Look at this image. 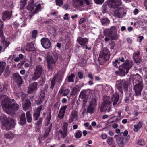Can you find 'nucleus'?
I'll return each instance as SVG.
<instances>
[{"label": "nucleus", "instance_id": "nucleus-1", "mask_svg": "<svg viewBox=\"0 0 147 147\" xmlns=\"http://www.w3.org/2000/svg\"><path fill=\"white\" fill-rule=\"evenodd\" d=\"M0 100L2 101L3 109L9 114H15L18 110L19 105L13 99H11L6 95L8 92L6 86H4L2 89L0 88Z\"/></svg>", "mask_w": 147, "mask_h": 147}, {"label": "nucleus", "instance_id": "nucleus-2", "mask_svg": "<svg viewBox=\"0 0 147 147\" xmlns=\"http://www.w3.org/2000/svg\"><path fill=\"white\" fill-rule=\"evenodd\" d=\"M103 35L105 37L104 40L106 42L110 40V38L112 40H117L119 37V35L117 34L116 27L113 26L110 29H105L103 31Z\"/></svg>", "mask_w": 147, "mask_h": 147}, {"label": "nucleus", "instance_id": "nucleus-3", "mask_svg": "<svg viewBox=\"0 0 147 147\" xmlns=\"http://www.w3.org/2000/svg\"><path fill=\"white\" fill-rule=\"evenodd\" d=\"M132 66V62L127 60L124 63L119 66L118 68L119 71H116L115 73L116 75L124 76L128 73L129 70Z\"/></svg>", "mask_w": 147, "mask_h": 147}, {"label": "nucleus", "instance_id": "nucleus-4", "mask_svg": "<svg viewBox=\"0 0 147 147\" xmlns=\"http://www.w3.org/2000/svg\"><path fill=\"white\" fill-rule=\"evenodd\" d=\"M128 133V131L125 130L123 132L114 136V138L116 139V142L119 147H123L129 140L130 136Z\"/></svg>", "mask_w": 147, "mask_h": 147}, {"label": "nucleus", "instance_id": "nucleus-5", "mask_svg": "<svg viewBox=\"0 0 147 147\" xmlns=\"http://www.w3.org/2000/svg\"><path fill=\"white\" fill-rule=\"evenodd\" d=\"M121 0H107L102 5V9L103 12L105 13L107 11V5L109 7L114 9L118 7L121 4Z\"/></svg>", "mask_w": 147, "mask_h": 147}, {"label": "nucleus", "instance_id": "nucleus-6", "mask_svg": "<svg viewBox=\"0 0 147 147\" xmlns=\"http://www.w3.org/2000/svg\"><path fill=\"white\" fill-rule=\"evenodd\" d=\"M128 85L129 83L128 81L124 80H120L116 82L115 86L120 92L122 94H123V88L125 91H127L128 89Z\"/></svg>", "mask_w": 147, "mask_h": 147}, {"label": "nucleus", "instance_id": "nucleus-7", "mask_svg": "<svg viewBox=\"0 0 147 147\" xmlns=\"http://www.w3.org/2000/svg\"><path fill=\"white\" fill-rule=\"evenodd\" d=\"M58 59V56L57 54H53V56L48 55L47 57V61L48 68L49 69H52L53 67V65L55 64Z\"/></svg>", "mask_w": 147, "mask_h": 147}, {"label": "nucleus", "instance_id": "nucleus-8", "mask_svg": "<svg viewBox=\"0 0 147 147\" xmlns=\"http://www.w3.org/2000/svg\"><path fill=\"white\" fill-rule=\"evenodd\" d=\"M110 51L107 48H104L103 50L100 51L98 60L102 61H106L108 60L110 58Z\"/></svg>", "mask_w": 147, "mask_h": 147}, {"label": "nucleus", "instance_id": "nucleus-9", "mask_svg": "<svg viewBox=\"0 0 147 147\" xmlns=\"http://www.w3.org/2000/svg\"><path fill=\"white\" fill-rule=\"evenodd\" d=\"M136 84L134 85V90L136 95L138 96L140 95L143 86L142 81L140 80L136 81Z\"/></svg>", "mask_w": 147, "mask_h": 147}, {"label": "nucleus", "instance_id": "nucleus-10", "mask_svg": "<svg viewBox=\"0 0 147 147\" xmlns=\"http://www.w3.org/2000/svg\"><path fill=\"white\" fill-rule=\"evenodd\" d=\"M4 71V75L7 77L10 74L9 67L8 65L6 66V63L3 62H0V75Z\"/></svg>", "mask_w": 147, "mask_h": 147}, {"label": "nucleus", "instance_id": "nucleus-11", "mask_svg": "<svg viewBox=\"0 0 147 147\" xmlns=\"http://www.w3.org/2000/svg\"><path fill=\"white\" fill-rule=\"evenodd\" d=\"M42 68L40 65H38L36 67L34 71L33 76L32 79L36 80L39 78L42 74Z\"/></svg>", "mask_w": 147, "mask_h": 147}, {"label": "nucleus", "instance_id": "nucleus-12", "mask_svg": "<svg viewBox=\"0 0 147 147\" xmlns=\"http://www.w3.org/2000/svg\"><path fill=\"white\" fill-rule=\"evenodd\" d=\"M15 125L14 121L11 118H9L6 123L3 124V127L6 130H9L13 127Z\"/></svg>", "mask_w": 147, "mask_h": 147}, {"label": "nucleus", "instance_id": "nucleus-13", "mask_svg": "<svg viewBox=\"0 0 147 147\" xmlns=\"http://www.w3.org/2000/svg\"><path fill=\"white\" fill-rule=\"evenodd\" d=\"M41 42L42 46L45 49H47L51 47V42L47 38H42L41 40Z\"/></svg>", "mask_w": 147, "mask_h": 147}, {"label": "nucleus", "instance_id": "nucleus-14", "mask_svg": "<svg viewBox=\"0 0 147 147\" xmlns=\"http://www.w3.org/2000/svg\"><path fill=\"white\" fill-rule=\"evenodd\" d=\"M13 80L18 84V86H20L22 84V79L18 73L14 74L13 75Z\"/></svg>", "mask_w": 147, "mask_h": 147}, {"label": "nucleus", "instance_id": "nucleus-15", "mask_svg": "<svg viewBox=\"0 0 147 147\" xmlns=\"http://www.w3.org/2000/svg\"><path fill=\"white\" fill-rule=\"evenodd\" d=\"M38 83L36 82H34L30 84L28 88V92L29 93H32L37 89Z\"/></svg>", "mask_w": 147, "mask_h": 147}, {"label": "nucleus", "instance_id": "nucleus-16", "mask_svg": "<svg viewBox=\"0 0 147 147\" xmlns=\"http://www.w3.org/2000/svg\"><path fill=\"white\" fill-rule=\"evenodd\" d=\"M78 42L81 45H84L88 42V39L86 38H82L79 37L77 39Z\"/></svg>", "mask_w": 147, "mask_h": 147}, {"label": "nucleus", "instance_id": "nucleus-17", "mask_svg": "<svg viewBox=\"0 0 147 147\" xmlns=\"http://www.w3.org/2000/svg\"><path fill=\"white\" fill-rule=\"evenodd\" d=\"M42 108V106L37 108L33 114L34 118L35 120H37L40 115V113Z\"/></svg>", "mask_w": 147, "mask_h": 147}, {"label": "nucleus", "instance_id": "nucleus-18", "mask_svg": "<svg viewBox=\"0 0 147 147\" xmlns=\"http://www.w3.org/2000/svg\"><path fill=\"white\" fill-rule=\"evenodd\" d=\"M67 107V105H65L62 107L60 109V111L59 112L58 117L61 119L63 117L64 115L66 109Z\"/></svg>", "mask_w": 147, "mask_h": 147}, {"label": "nucleus", "instance_id": "nucleus-19", "mask_svg": "<svg viewBox=\"0 0 147 147\" xmlns=\"http://www.w3.org/2000/svg\"><path fill=\"white\" fill-rule=\"evenodd\" d=\"M12 15L11 11H5L2 15V19L4 20L7 18H10Z\"/></svg>", "mask_w": 147, "mask_h": 147}, {"label": "nucleus", "instance_id": "nucleus-20", "mask_svg": "<svg viewBox=\"0 0 147 147\" xmlns=\"http://www.w3.org/2000/svg\"><path fill=\"white\" fill-rule=\"evenodd\" d=\"M23 108L25 110L30 109L31 106V104L29 100H26L25 102L22 104Z\"/></svg>", "mask_w": 147, "mask_h": 147}, {"label": "nucleus", "instance_id": "nucleus-21", "mask_svg": "<svg viewBox=\"0 0 147 147\" xmlns=\"http://www.w3.org/2000/svg\"><path fill=\"white\" fill-rule=\"evenodd\" d=\"M133 99V96L132 94L129 92L127 93L124 100L126 102H127L129 101H131Z\"/></svg>", "mask_w": 147, "mask_h": 147}, {"label": "nucleus", "instance_id": "nucleus-22", "mask_svg": "<svg viewBox=\"0 0 147 147\" xmlns=\"http://www.w3.org/2000/svg\"><path fill=\"white\" fill-rule=\"evenodd\" d=\"M103 102L102 103H105L109 105L112 102L111 99L110 97L107 96H105L103 98Z\"/></svg>", "mask_w": 147, "mask_h": 147}, {"label": "nucleus", "instance_id": "nucleus-23", "mask_svg": "<svg viewBox=\"0 0 147 147\" xmlns=\"http://www.w3.org/2000/svg\"><path fill=\"white\" fill-rule=\"evenodd\" d=\"M142 123L140 121L137 124L135 125L134 126V131L135 132H137L142 127Z\"/></svg>", "mask_w": 147, "mask_h": 147}, {"label": "nucleus", "instance_id": "nucleus-24", "mask_svg": "<svg viewBox=\"0 0 147 147\" xmlns=\"http://www.w3.org/2000/svg\"><path fill=\"white\" fill-rule=\"evenodd\" d=\"M140 54V52L139 51L135 52L133 54V58L136 63H138L140 62L138 58L139 57Z\"/></svg>", "mask_w": 147, "mask_h": 147}, {"label": "nucleus", "instance_id": "nucleus-25", "mask_svg": "<svg viewBox=\"0 0 147 147\" xmlns=\"http://www.w3.org/2000/svg\"><path fill=\"white\" fill-rule=\"evenodd\" d=\"M26 50L28 51H33L35 50V49L34 44L31 43L27 44Z\"/></svg>", "mask_w": 147, "mask_h": 147}, {"label": "nucleus", "instance_id": "nucleus-26", "mask_svg": "<svg viewBox=\"0 0 147 147\" xmlns=\"http://www.w3.org/2000/svg\"><path fill=\"white\" fill-rule=\"evenodd\" d=\"M26 123V120L25 113H22L20 117V124L21 125H24Z\"/></svg>", "mask_w": 147, "mask_h": 147}, {"label": "nucleus", "instance_id": "nucleus-27", "mask_svg": "<svg viewBox=\"0 0 147 147\" xmlns=\"http://www.w3.org/2000/svg\"><path fill=\"white\" fill-rule=\"evenodd\" d=\"M69 92L70 90L68 89L64 90L63 88H61L59 92L60 94H62L63 96H66L69 94Z\"/></svg>", "mask_w": 147, "mask_h": 147}, {"label": "nucleus", "instance_id": "nucleus-28", "mask_svg": "<svg viewBox=\"0 0 147 147\" xmlns=\"http://www.w3.org/2000/svg\"><path fill=\"white\" fill-rule=\"evenodd\" d=\"M51 124L49 126H48L46 128V130L44 134V136L46 138L49 135L51 129Z\"/></svg>", "mask_w": 147, "mask_h": 147}, {"label": "nucleus", "instance_id": "nucleus-29", "mask_svg": "<svg viewBox=\"0 0 147 147\" xmlns=\"http://www.w3.org/2000/svg\"><path fill=\"white\" fill-rule=\"evenodd\" d=\"M34 0H32L31 2L29 3L27 7V9L28 10L32 11L34 8L35 5H34Z\"/></svg>", "mask_w": 147, "mask_h": 147}, {"label": "nucleus", "instance_id": "nucleus-30", "mask_svg": "<svg viewBox=\"0 0 147 147\" xmlns=\"http://www.w3.org/2000/svg\"><path fill=\"white\" fill-rule=\"evenodd\" d=\"M51 118V114L49 113L48 114L47 117V122L46 123L45 125L46 126H49L51 124V127H52V123H50V121Z\"/></svg>", "mask_w": 147, "mask_h": 147}, {"label": "nucleus", "instance_id": "nucleus-31", "mask_svg": "<svg viewBox=\"0 0 147 147\" xmlns=\"http://www.w3.org/2000/svg\"><path fill=\"white\" fill-rule=\"evenodd\" d=\"M109 106V105L102 103L100 109V112H105L107 107Z\"/></svg>", "mask_w": 147, "mask_h": 147}, {"label": "nucleus", "instance_id": "nucleus-32", "mask_svg": "<svg viewBox=\"0 0 147 147\" xmlns=\"http://www.w3.org/2000/svg\"><path fill=\"white\" fill-rule=\"evenodd\" d=\"M102 25H107L110 22V21L107 18H103L100 19Z\"/></svg>", "mask_w": 147, "mask_h": 147}, {"label": "nucleus", "instance_id": "nucleus-33", "mask_svg": "<svg viewBox=\"0 0 147 147\" xmlns=\"http://www.w3.org/2000/svg\"><path fill=\"white\" fill-rule=\"evenodd\" d=\"M119 98V95L118 93H115L113 97V105L116 104L118 102Z\"/></svg>", "mask_w": 147, "mask_h": 147}, {"label": "nucleus", "instance_id": "nucleus-34", "mask_svg": "<svg viewBox=\"0 0 147 147\" xmlns=\"http://www.w3.org/2000/svg\"><path fill=\"white\" fill-rule=\"evenodd\" d=\"M59 133L62 138H65L67 135V131L63 130L62 129L59 130Z\"/></svg>", "mask_w": 147, "mask_h": 147}, {"label": "nucleus", "instance_id": "nucleus-35", "mask_svg": "<svg viewBox=\"0 0 147 147\" xmlns=\"http://www.w3.org/2000/svg\"><path fill=\"white\" fill-rule=\"evenodd\" d=\"M26 115L28 122V123H31L32 121V118L30 111H28L26 112Z\"/></svg>", "mask_w": 147, "mask_h": 147}, {"label": "nucleus", "instance_id": "nucleus-36", "mask_svg": "<svg viewBox=\"0 0 147 147\" xmlns=\"http://www.w3.org/2000/svg\"><path fill=\"white\" fill-rule=\"evenodd\" d=\"M20 96L21 99L22 100H25V101L26 100H28L27 97V95L26 94H22L21 93H19L18 94V96L19 97Z\"/></svg>", "mask_w": 147, "mask_h": 147}, {"label": "nucleus", "instance_id": "nucleus-37", "mask_svg": "<svg viewBox=\"0 0 147 147\" xmlns=\"http://www.w3.org/2000/svg\"><path fill=\"white\" fill-rule=\"evenodd\" d=\"M9 118H7L5 115H2L1 116V120L3 124H4L7 122Z\"/></svg>", "mask_w": 147, "mask_h": 147}, {"label": "nucleus", "instance_id": "nucleus-38", "mask_svg": "<svg viewBox=\"0 0 147 147\" xmlns=\"http://www.w3.org/2000/svg\"><path fill=\"white\" fill-rule=\"evenodd\" d=\"M27 0H21L20 2L21 7L20 9H23L26 5Z\"/></svg>", "mask_w": 147, "mask_h": 147}, {"label": "nucleus", "instance_id": "nucleus-39", "mask_svg": "<svg viewBox=\"0 0 147 147\" xmlns=\"http://www.w3.org/2000/svg\"><path fill=\"white\" fill-rule=\"evenodd\" d=\"M94 107L92 106H90V105L88 107L87 109V112L92 114L94 112Z\"/></svg>", "mask_w": 147, "mask_h": 147}, {"label": "nucleus", "instance_id": "nucleus-40", "mask_svg": "<svg viewBox=\"0 0 147 147\" xmlns=\"http://www.w3.org/2000/svg\"><path fill=\"white\" fill-rule=\"evenodd\" d=\"M56 79L55 78H53L51 81L50 83V88L52 90L54 88V86L55 84Z\"/></svg>", "mask_w": 147, "mask_h": 147}, {"label": "nucleus", "instance_id": "nucleus-41", "mask_svg": "<svg viewBox=\"0 0 147 147\" xmlns=\"http://www.w3.org/2000/svg\"><path fill=\"white\" fill-rule=\"evenodd\" d=\"M114 15L116 17L121 18L122 17V14L118 10H116L114 12Z\"/></svg>", "mask_w": 147, "mask_h": 147}, {"label": "nucleus", "instance_id": "nucleus-42", "mask_svg": "<svg viewBox=\"0 0 147 147\" xmlns=\"http://www.w3.org/2000/svg\"><path fill=\"white\" fill-rule=\"evenodd\" d=\"M82 133L80 130H78L77 132L75 134V137L76 138H79L81 137Z\"/></svg>", "mask_w": 147, "mask_h": 147}, {"label": "nucleus", "instance_id": "nucleus-43", "mask_svg": "<svg viewBox=\"0 0 147 147\" xmlns=\"http://www.w3.org/2000/svg\"><path fill=\"white\" fill-rule=\"evenodd\" d=\"M137 144L138 145L141 146H144L146 144V142L143 139H140L138 140Z\"/></svg>", "mask_w": 147, "mask_h": 147}, {"label": "nucleus", "instance_id": "nucleus-44", "mask_svg": "<svg viewBox=\"0 0 147 147\" xmlns=\"http://www.w3.org/2000/svg\"><path fill=\"white\" fill-rule=\"evenodd\" d=\"M96 105V99L95 98H93L92 100L90 102V106H92L93 107L95 106Z\"/></svg>", "mask_w": 147, "mask_h": 147}, {"label": "nucleus", "instance_id": "nucleus-45", "mask_svg": "<svg viewBox=\"0 0 147 147\" xmlns=\"http://www.w3.org/2000/svg\"><path fill=\"white\" fill-rule=\"evenodd\" d=\"M80 89V87L78 85H76L74 87V94L78 93Z\"/></svg>", "mask_w": 147, "mask_h": 147}, {"label": "nucleus", "instance_id": "nucleus-46", "mask_svg": "<svg viewBox=\"0 0 147 147\" xmlns=\"http://www.w3.org/2000/svg\"><path fill=\"white\" fill-rule=\"evenodd\" d=\"M68 126V124L65 122L63 123V125L62 127V129L63 130L67 131V127Z\"/></svg>", "mask_w": 147, "mask_h": 147}, {"label": "nucleus", "instance_id": "nucleus-47", "mask_svg": "<svg viewBox=\"0 0 147 147\" xmlns=\"http://www.w3.org/2000/svg\"><path fill=\"white\" fill-rule=\"evenodd\" d=\"M63 0H55L56 4L59 7H61L63 4Z\"/></svg>", "mask_w": 147, "mask_h": 147}, {"label": "nucleus", "instance_id": "nucleus-48", "mask_svg": "<svg viewBox=\"0 0 147 147\" xmlns=\"http://www.w3.org/2000/svg\"><path fill=\"white\" fill-rule=\"evenodd\" d=\"M107 142L109 145H111L113 143V139L111 137H108L107 140Z\"/></svg>", "mask_w": 147, "mask_h": 147}, {"label": "nucleus", "instance_id": "nucleus-49", "mask_svg": "<svg viewBox=\"0 0 147 147\" xmlns=\"http://www.w3.org/2000/svg\"><path fill=\"white\" fill-rule=\"evenodd\" d=\"M78 5L79 6H82L84 4V0H76Z\"/></svg>", "mask_w": 147, "mask_h": 147}, {"label": "nucleus", "instance_id": "nucleus-50", "mask_svg": "<svg viewBox=\"0 0 147 147\" xmlns=\"http://www.w3.org/2000/svg\"><path fill=\"white\" fill-rule=\"evenodd\" d=\"M41 5L40 4H38L36 6L35 10L33 12V14L36 13L38 12V10L40 9Z\"/></svg>", "mask_w": 147, "mask_h": 147}, {"label": "nucleus", "instance_id": "nucleus-51", "mask_svg": "<svg viewBox=\"0 0 147 147\" xmlns=\"http://www.w3.org/2000/svg\"><path fill=\"white\" fill-rule=\"evenodd\" d=\"M37 33L38 31L36 30H34L33 31L32 33V36L33 38H36L37 34Z\"/></svg>", "mask_w": 147, "mask_h": 147}, {"label": "nucleus", "instance_id": "nucleus-52", "mask_svg": "<svg viewBox=\"0 0 147 147\" xmlns=\"http://www.w3.org/2000/svg\"><path fill=\"white\" fill-rule=\"evenodd\" d=\"M6 137L9 139H12L13 137V134L11 132H8L5 134Z\"/></svg>", "mask_w": 147, "mask_h": 147}, {"label": "nucleus", "instance_id": "nucleus-53", "mask_svg": "<svg viewBox=\"0 0 147 147\" xmlns=\"http://www.w3.org/2000/svg\"><path fill=\"white\" fill-rule=\"evenodd\" d=\"M95 3L98 5H101L104 2V0H94Z\"/></svg>", "mask_w": 147, "mask_h": 147}, {"label": "nucleus", "instance_id": "nucleus-54", "mask_svg": "<svg viewBox=\"0 0 147 147\" xmlns=\"http://www.w3.org/2000/svg\"><path fill=\"white\" fill-rule=\"evenodd\" d=\"M68 80L69 82H74V74H72L68 77Z\"/></svg>", "mask_w": 147, "mask_h": 147}, {"label": "nucleus", "instance_id": "nucleus-55", "mask_svg": "<svg viewBox=\"0 0 147 147\" xmlns=\"http://www.w3.org/2000/svg\"><path fill=\"white\" fill-rule=\"evenodd\" d=\"M74 121V113L72 112L70 116L69 119V122L70 123H72Z\"/></svg>", "mask_w": 147, "mask_h": 147}, {"label": "nucleus", "instance_id": "nucleus-56", "mask_svg": "<svg viewBox=\"0 0 147 147\" xmlns=\"http://www.w3.org/2000/svg\"><path fill=\"white\" fill-rule=\"evenodd\" d=\"M45 94V93L44 92L42 93L39 98L40 99L43 101L44 100Z\"/></svg>", "mask_w": 147, "mask_h": 147}, {"label": "nucleus", "instance_id": "nucleus-57", "mask_svg": "<svg viewBox=\"0 0 147 147\" xmlns=\"http://www.w3.org/2000/svg\"><path fill=\"white\" fill-rule=\"evenodd\" d=\"M118 62V60H115V61H113L112 62V64L113 66L116 68H118V66L117 64V63Z\"/></svg>", "mask_w": 147, "mask_h": 147}, {"label": "nucleus", "instance_id": "nucleus-58", "mask_svg": "<svg viewBox=\"0 0 147 147\" xmlns=\"http://www.w3.org/2000/svg\"><path fill=\"white\" fill-rule=\"evenodd\" d=\"M14 58V56L12 55H10L8 59V61H9L10 63H11L12 62L13 59Z\"/></svg>", "mask_w": 147, "mask_h": 147}, {"label": "nucleus", "instance_id": "nucleus-59", "mask_svg": "<svg viewBox=\"0 0 147 147\" xmlns=\"http://www.w3.org/2000/svg\"><path fill=\"white\" fill-rule=\"evenodd\" d=\"M115 45L116 44L114 41H112L110 44V48L111 49H113L115 46Z\"/></svg>", "mask_w": 147, "mask_h": 147}, {"label": "nucleus", "instance_id": "nucleus-60", "mask_svg": "<svg viewBox=\"0 0 147 147\" xmlns=\"http://www.w3.org/2000/svg\"><path fill=\"white\" fill-rule=\"evenodd\" d=\"M86 21V19L85 18H82L80 20L79 22V24H80L83 23H84Z\"/></svg>", "mask_w": 147, "mask_h": 147}, {"label": "nucleus", "instance_id": "nucleus-61", "mask_svg": "<svg viewBox=\"0 0 147 147\" xmlns=\"http://www.w3.org/2000/svg\"><path fill=\"white\" fill-rule=\"evenodd\" d=\"M78 76L79 78L80 79H82L83 78V74L80 72H78Z\"/></svg>", "mask_w": 147, "mask_h": 147}, {"label": "nucleus", "instance_id": "nucleus-62", "mask_svg": "<svg viewBox=\"0 0 147 147\" xmlns=\"http://www.w3.org/2000/svg\"><path fill=\"white\" fill-rule=\"evenodd\" d=\"M42 119L41 118H40L39 120L37 121V125L38 126H39L42 124Z\"/></svg>", "mask_w": 147, "mask_h": 147}, {"label": "nucleus", "instance_id": "nucleus-63", "mask_svg": "<svg viewBox=\"0 0 147 147\" xmlns=\"http://www.w3.org/2000/svg\"><path fill=\"white\" fill-rule=\"evenodd\" d=\"M42 102L43 101H42L38 98V99L36 101V103L37 105H39L41 104Z\"/></svg>", "mask_w": 147, "mask_h": 147}, {"label": "nucleus", "instance_id": "nucleus-64", "mask_svg": "<svg viewBox=\"0 0 147 147\" xmlns=\"http://www.w3.org/2000/svg\"><path fill=\"white\" fill-rule=\"evenodd\" d=\"M88 77L91 80L94 79L93 76L91 73L88 74Z\"/></svg>", "mask_w": 147, "mask_h": 147}]
</instances>
